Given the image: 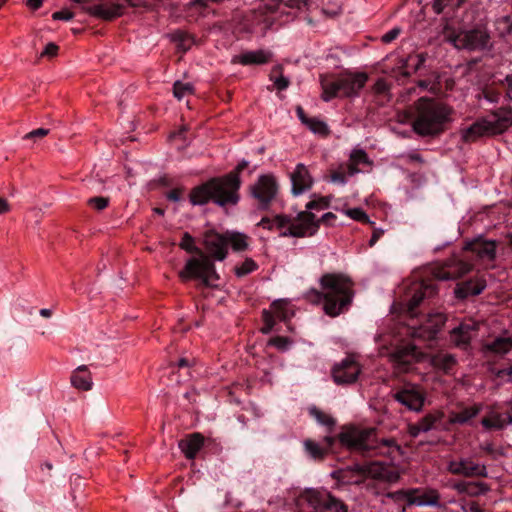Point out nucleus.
Here are the masks:
<instances>
[{
  "label": "nucleus",
  "mask_w": 512,
  "mask_h": 512,
  "mask_svg": "<svg viewBox=\"0 0 512 512\" xmlns=\"http://www.w3.org/2000/svg\"><path fill=\"white\" fill-rule=\"evenodd\" d=\"M337 439L341 445L366 456L379 455L393 461L401 455V447L395 439L380 438L375 428H360L355 425L343 426L337 437L326 435L322 444L306 439L304 448L312 459L322 460L332 450Z\"/></svg>",
  "instance_id": "1"
},
{
  "label": "nucleus",
  "mask_w": 512,
  "mask_h": 512,
  "mask_svg": "<svg viewBox=\"0 0 512 512\" xmlns=\"http://www.w3.org/2000/svg\"><path fill=\"white\" fill-rule=\"evenodd\" d=\"M319 289L306 292V299L312 304H322L323 311L330 317H337L349 310L354 296V282L344 273H324L319 278Z\"/></svg>",
  "instance_id": "2"
},
{
  "label": "nucleus",
  "mask_w": 512,
  "mask_h": 512,
  "mask_svg": "<svg viewBox=\"0 0 512 512\" xmlns=\"http://www.w3.org/2000/svg\"><path fill=\"white\" fill-rule=\"evenodd\" d=\"M241 179L237 171L214 177L196 186L190 192L189 199L193 205L213 202L220 207L235 206L240 201Z\"/></svg>",
  "instance_id": "3"
},
{
  "label": "nucleus",
  "mask_w": 512,
  "mask_h": 512,
  "mask_svg": "<svg viewBox=\"0 0 512 512\" xmlns=\"http://www.w3.org/2000/svg\"><path fill=\"white\" fill-rule=\"evenodd\" d=\"M452 109L443 102L421 97L415 104L414 131L421 136H434L444 131Z\"/></svg>",
  "instance_id": "4"
},
{
  "label": "nucleus",
  "mask_w": 512,
  "mask_h": 512,
  "mask_svg": "<svg viewBox=\"0 0 512 512\" xmlns=\"http://www.w3.org/2000/svg\"><path fill=\"white\" fill-rule=\"evenodd\" d=\"M179 245L183 250L197 254V256L187 260L185 267L179 273L180 278L183 281L199 280L205 287L217 286L216 281L219 276L215 265L202 250L195 246L193 237L187 232L184 233Z\"/></svg>",
  "instance_id": "5"
},
{
  "label": "nucleus",
  "mask_w": 512,
  "mask_h": 512,
  "mask_svg": "<svg viewBox=\"0 0 512 512\" xmlns=\"http://www.w3.org/2000/svg\"><path fill=\"white\" fill-rule=\"evenodd\" d=\"M512 126V107H500L491 114L480 119L463 130L462 138L466 142H473L482 136L501 134Z\"/></svg>",
  "instance_id": "6"
},
{
  "label": "nucleus",
  "mask_w": 512,
  "mask_h": 512,
  "mask_svg": "<svg viewBox=\"0 0 512 512\" xmlns=\"http://www.w3.org/2000/svg\"><path fill=\"white\" fill-rule=\"evenodd\" d=\"M296 512H347V506L324 489L309 488L295 499Z\"/></svg>",
  "instance_id": "7"
},
{
  "label": "nucleus",
  "mask_w": 512,
  "mask_h": 512,
  "mask_svg": "<svg viewBox=\"0 0 512 512\" xmlns=\"http://www.w3.org/2000/svg\"><path fill=\"white\" fill-rule=\"evenodd\" d=\"M367 79L365 73L344 74L336 79L324 78L321 80L322 98L324 101H330L336 96H356L365 86Z\"/></svg>",
  "instance_id": "8"
},
{
  "label": "nucleus",
  "mask_w": 512,
  "mask_h": 512,
  "mask_svg": "<svg viewBox=\"0 0 512 512\" xmlns=\"http://www.w3.org/2000/svg\"><path fill=\"white\" fill-rule=\"evenodd\" d=\"M444 39L457 49L470 51H482L489 49L490 35L485 29H471L456 31L450 26H445L443 31Z\"/></svg>",
  "instance_id": "9"
},
{
  "label": "nucleus",
  "mask_w": 512,
  "mask_h": 512,
  "mask_svg": "<svg viewBox=\"0 0 512 512\" xmlns=\"http://www.w3.org/2000/svg\"><path fill=\"white\" fill-rule=\"evenodd\" d=\"M275 228L286 230L280 232L281 237H307L312 236L318 231V222L315 221V215L312 212H300L295 219L286 215H277L272 219Z\"/></svg>",
  "instance_id": "10"
},
{
  "label": "nucleus",
  "mask_w": 512,
  "mask_h": 512,
  "mask_svg": "<svg viewBox=\"0 0 512 512\" xmlns=\"http://www.w3.org/2000/svg\"><path fill=\"white\" fill-rule=\"evenodd\" d=\"M249 190L250 195L257 201L258 208L266 210L276 199L279 192V184L274 175L263 174L250 186Z\"/></svg>",
  "instance_id": "11"
},
{
  "label": "nucleus",
  "mask_w": 512,
  "mask_h": 512,
  "mask_svg": "<svg viewBox=\"0 0 512 512\" xmlns=\"http://www.w3.org/2000/svg\"><path fill=\"white\" fill-rule=\"evenodd\" d=\"M392 398L409 411L420 412L426 395L423 388L413 383H405L392 392Z\"/></svg>",
  "instance_id": "12"
},
{
  "label": "nucleus",
  "mask_w": 512,
  "mask_h": 512,
  "mask_svg": "<svg viewBox=\"0 0 512 512\" xmlns=\"http://www.w3.org/2000/svg\"><path fill=\"white\" fill-rule=\"evenodd\" d=\"M466 257L452 256L443 263L436 264L432 268L431 273L438 280H456L468 273L473 267L472 263L464 259Z\"/></svg>",
  "instance_id": "13"
},
{
  "label": "nucleus",
  "mask_w": 512,
  "mask_h": 512,
  "mask_svg": "<svg viewBox=\"0 0 512 512\" xmlns=\"http://www.w3.org/2000/svg\"><path fill=\"white\" fill-rule=\"evenodd\" d=\"M422 352L411 343L397 346L390 353V361L396 373H406L413 365L422 359Z\"/></svg>",
  "instance_id": "14"
},
{
  "label": "nucleus",
  "mask_w": 512,
  "mask_h": 512,
  "mask_svg": "<svg viewBox=\"0 0 512 512\" xmlns=\"http://www.w3.org/2000/svg\"><path fill=\"white\" fill-rule=\"evenodd\" d=\"M481 424L488 430H501L512 424L511 401L504 404L495 403L488 407L487 415L482 418Z\"/></svg>",
  "instance_id": "15"
},
{
  "label": "nucleus",
  "mask_w": 512,
  "mask_h": 512,
  "mask_svg": "<svg viewBox=\"0 0 512 512\" xmlns=\"http://www.w3.org/2000/svg\"><path fill=\"white\" fill-rule=\"evenodd\" d=\"M357 469L367 477L383 483H395L400 477L394 467L380 461L357 465Z\"/></svg>",
  "instance_id": "16"
},
{
  "label": "nucleus",
  "mask_w": 512,
  "mask_h": 512,
  "mask_svg": "<svg viewBox=\"0 0 512 512\" xmlns=\"http://www.w3.org/2000/svg\"><path fill=\"white\" fill-rule=\"evenodd\" d=\"M361 372V367L357 361L348 356L339 363H336L332 369V377L336 384H352Z\"/></svg>",
  "instance_id": "17"
},
{
  "label": "nucleus",
  "mask_w": 512,
  "mask_h": 512,
  "mask_svg": "<svg viewBox=\"0 0 512 512\" xmlns=\"http://www.w3.org/2000/svg\"><path fill=\"white\" fill-rule=\"evenodd\" d=\"M447 470L463 477H487V468L484 464L474 462L471 458H459L448 462Z\"/></svg>",
  "instance_id": "18"
},
{
  "label": "nucleus",
  "mask_w": 512,
  "mask_h": 512,
  "mask_svg": "<svg viewBox=\"0 0 512 512\" xmlns=\"http://www.w3.org/2000/svg\"><path fill=\"white\" fill-rule=\"evenodd\" d=\"M403 495L410 505L440 506V495L435 489H410L405 492H397L395 495ZM394 496V494H388Z\"/></svg>",
  "instance_id": "19"
},
{
  "label": "nucleus",
  "mask_w": 512,
  "mask_h": 512,
  "mask_svg": "<svg viewBox=\"0 0 512 512\" xmlns=\"http://www.w3.org/2000/svg\"><path fill=\"white\" fill-rule=\"evenodd\" d=\"M204 246L210 260L222 261L227 255V236L209 231L204 235Z\"/></svg>",
  "instance_id": "20"
},
{
  "label": "nucleus",
  "mask_w": 512,
  "mask_h": 512,
  "mask_svg": "<svg viewBox=\"0 0 512 512\" xmlns=\"http://www.w3.org/2000/svg\"><path fill=\"white\" fill-rule=\"evenodd\" d=\"M464 250L465 252H471L482 262H492L496 257V242L478 238L468 242Z\"/></svg>",
  "instance_id": "21"
},
{
  "label": "nucleus",
  "mask_w": 512,
  "mask_h": 512,
  "mask_svg": "<svg viewBox=\"0 0 512 512\" xmlns=\"http://www.w3.org/2000/svg\"><path fill=\"white\" fill-rule=\"evenodd\" d=\"M292 315L293 313L288 309L286 304L274 302L272 304V311H263L262 318L264 326L261 328L262 333H270L277 321H287Z\"/></svg>",
  "instance_id": "22"
},
{
  "label": "nucleus",
  "mask_w": 512,
  "mask_h": 512,
  "mask_svg": "<svg viewBox=\"0 0 512 512\" xmlns=\"http://www.w3.org/2000/svg\"><path fill=\"white\" fill-rule=\"evenodd\" d=\"M290 179L292 183V193L295 196L308 191L313 185V178L310 175L308 168L302 163L296 165L294 171L290 175Z\"/></svg>",
  "instance_id": "23"
},
{
  "label": "nucleus",
  "mask_w": 512,
  "mask_h": 512,
  "mask_svg": "<svg viewBox=\"0 0 512 512\" xmlns=\"http://www.w3.org/2000/svg\"><path fill=\"white\" fill-rule=\"evenodd\" d=\"M437 293V287L431 282L422 281L413 288V294L407 303L408 312L415 314V309L425 299L433 297Z\"/></svg>",
  "instance_id": "24"
},
{
  "label": "nucleus",
  "mask_w": 512,
  "mask_h": 512,
  "mask_svg": "<svg viewBox=\"0 0 512 512\" xmlns=\"http://www.w3.org/2000/svg\"><path fill=\"white\" fill-rule=\"evenodd\" d=\"M475 334L476 324L474 322H465L452 330L451 340L455 346L467 349Z\"/></svg>",
  "instance_id": "25"
},
{
  "label": "nucleus",
  "mask_w": 512,
  "mask_h": 512,
  "mask_svg": "<svg viewBox=\"0 0 512 512\" xmlns=\"http://www.w3.org/2000/svg\"><path fill=\"white\" fill-rule=\"evenodd\" d=\"M272 56L271 51L264 49L245 51L235 56L233 62L241 65H262L268 63L272 59Z\"/></svg>",
  "instance_id": "26"
},
{
  "label": "nucleus",
  "mask_w": 512,
  "mask_h": 512,
  "mask_svg": "<svg viewBox=\"0 0 512 512\" xmlns=\"http://www.w3.org/2000/svg\"><path fill=\"white\" fill-rule=\"evenodd\" d=\"M203 445L204 437L198 432L187 435L178 443L179 449L189 460H192L196 457L197 453L201 450Z\"/></svg>",
  "instance_id": "27"
},
{
  "label": "nucleus",
  "mask_w": 512,
  "mask_h": 512,
  "mask_svg": "<svg viewBox=\"0 0 512 512\" xmlns=\"http://www.w3.org/2000/svg\"><path fill=\"white\" fill-rule=\"evenodd\" d=\"M486 288V281L482 278H475L457 284L455 295L458 299H466L470 296H476Z\"/></svg>",
  "instance_id": "28"
},
{
  "label": "nucleus",
  "mask_w": 512,
  "mask_h": 512,
  "mask_svg": "<svg viewBox=\"0 0 512 512\" xmlns=\"http://www.w3.org/2000/svg\"><path fill=\"white\" fill-rule=\"evenodd\" d=\"M482 410L481 404H475L473 406L464 407L460 411H453L449 415L450 424H467L471 419L476 417Z\"/></svg>",
  "instance_id": "29"
},
{
  "label": "nucleus",
  "mask_w": 512,
  "mask_h": 512,
  "mask_svg": "<svg viewBox=\"0 0 512 512\" xmlns=\"http://www.w3.org/2000/svg\"><path fill=\"white\" fill-rule=\"evenodd\" d=\"M453 488L461 494L468 496H479L485 494L489 487L483 482L457 481L453 484Z\"/></svg>",
  "instance_id": "30"
},
{
  "label": "nucleus",
  "mask_w": 512,
  "mask_h": 512,
  "mask_svg": "<svg viewBox=\"0 0 512 512\" xmlns=\"http://www.w3.org/2000/svg\"><path fill=\"white\" fill-rule=\"evenodd\" d=\"M71 384L73 387L83 391H89L92 388V378L85 365L79 366L71 375Z\"/></svg>",
  "instance_id": "31"
},
{
  "label": "nucleus",
  "mask_w": 512,
  "mask_h": 512,
  "mask_svg": "<svg viewBox=\"0 0 512 512\" xmlns=\"http://www.w3.org/2000/svg\"><path fill=\"white\" fill-rule=\"evenodd\" d=\"M443 418L444 414L440 411L427 414L418 421V431L428 432L430 430L444 429Z\"/></svg>",
  "instance_id": "32"
},
{
  "label": "nucleus",
  "mask_w": 512,
  "mask_h": 512,
  "mask_svg": "<svg viewBox=\"0 0 512 512\" xmlns=\"http://www.w3.org/2000/svg\"><path fill=\"white\" fill-rule=\"evenodd\" d=\"M485 349L488 352L503 355L512 350V337L499 336L491 342L485 344Z\"/></svg>",
  "instance_id": "33"
},
{
  "label": "nucleus",
  "mask_w": 512,
  "mask_h": 512,
  "mask_svg": "<svg viewBox=\"0 0 512 512\" xmlns=\"http://www.w3.org/2000/svg\"><path fill=\"white\" fill-rule=\"evenodd\" d=\"M308 413L317 421L318 424L325 426L328 433L333 431L336 425V420L331 415L325 413L314 405L308 408Z\"/></svg>",
  "instance_id": "34"
},
{
  "label": "nucleus",
  "mask_w": 512,
  "mask_h": 512,
  "mask_svg": "<svg viewBox=\"0 0 512 512\" xmlns=\"http://www.w3.org/2000/svg\"><path fill=\"white\" fill-rule=\"evenodd\" d=\"M431 364L436 369L447 373L455 366L456 359L452 354L440 352L432 356Z\"/></svg>",
  "instance_id": "35"
},
{
  "label": "nucleus",
  "mask_w": 512,
  "mask_h": 512,
  "mask_svg": "<svg viewBox=\"0 0 512 512\" xmlns=\"http://www.w3.org/2000/svg\"><path fill=\"white\" fill-rule=\"evenodd\" d=\"M466 0H433L432 8L436 14H441L445 9L455 10L459 8Z\"/></svg>",
  "instance_id": "36"
},
{
  "label": "nucleus",
  "mask_w": 512,
  "mask_h": 512,
  "mask_svg": "<svg viewBox=\"0 0 512 512\" xmlns=\"http://www.w3.org/2000/svg\"><path fill=\"white\" fill-rule=\"evenodd\" d=\"M227 246L230 244L233 250L243 251L247 248V237L242 233H227Z\"/></svg>",
  "instance_id": "37"
},
{
  "label": "nucleus",
  "mask_w": 512,
  "mask_h": 512,
  "mask_svg": "<svg viewBox=\"0 0 512 512\" xmlns=\"http://www.w3.org/2000/svg\"><path fill=\"white\" fill-rule=\"evenodd\" d=\"M282 67L276 66L272 69L270 74V80L273 81L274 86L276 89L282 91L288 88L290 81L287 77L283 76L282 73Z\"/></svg>",
  "instance_id": "38"
},
{
  "label": "nucleus",
  "mask_w": 512,
  "mask_h": 512,
  "mask_svg": "<svg viewBox=\"0 0 512 512\" xmlns=\"http://www.w3.org/2000/svg\"><path fill=\"white\" fill-rule=\"evenodd\" d=\"M173 40L178 43L179 49L184 52L187 51L194 43L193 37L183 31H176L173 33Z\"/></svg>",
  "instance_id": "39"
},
{
  "label": "nucleus",
  "mask_w": 512,
  "mask_h": 512,
  "mask_svg": "<svg viewBox=\"0 0 512 512\" xmlns=\"http://www.w3.org/2000/svg\"><path fill=\"white\" fill-rule=\"evenodd\" d=\"M439 329H440V326L438 323L428 325L425 327L421 326L418 329H415L413 331L412 335L414 337L432 339L435 337V335L437 334Z\"/></svg>",
  "instance_id": "40"
},
{
  "label": "nucleus",
  "mask_w": 512,
  "mask_h": 512,
  "mask_svg": "<svg viewBox=\"0 0 512 512\" xmlns=\"http://www.w3.org/2000/svg\"><path fill=\"white\" fill-rule=\"evenodd\" d=\"M194 87L191 83L176 81L173 85V94L178 100H182L186 95L192 94Z\"/></svg>",
  "instance_id": "41"
},
{
  "label": "nucleus",
  "mask_w": 512,
  "mask_h": 512,
  "mask_svg": "<svg viewBox=\"0 0 512 512\" xmlns=\"http://www.w3.org/2000/svg\"><path fill=\"white\" fill-rule=\"evenodd\" d=\"M305 126H307L313 133L321 136H326L329 133L327 124L318 118H310Z\"/></svg>",
  "instance_id": "42"
},
{
  "label": "nucleus",
  "mask_w": 512,
  "mask_h": 512,
  "mask_svg": "<svg viewBox=\"0 0 512 512\" xmlns=\"http://www.w3.org/2000/svg\"><path fill=\"white\" fill-rule=\"evenodd\" d=\"M257 268H258V265L256 264V262L251 258H247L240 265L236 266L234 270H235V274L238 277H243V276H246V275L252 273Z\"/></svg>",
  "instance_id": "43"
},
{
  "label": "nucleus",
  "mask_w": 512,
  "mask_h": 512,
  "mask_svg": "<svg viewBox=\"0 0 512 512\" xmlns=\"http://www.w3.org/2000/svg\"><path fill=\"white\" fill-rule=\"evenodd\" d=\"M349 160L357 166L372 164V161L369 160L367 153L362 149H354L350 154Z\"/></svg>",
  "instance_id": "44"
},
{
  "label": "nucleus",
  "mask_w": 512,
  "mask_h": 512,
  "mask_svg": "<svg viewBox=\"0 0 512 512\" xmlns=\"http://www.w3.org/2000/svg\"><path fill=\"white\" fill-rule=\"evenodd\" d=\"M329 203V197H318L317 199H313L306 204V212H311V210L326 209L329 207Z\"/></svg>",
  "instance_id": "45"
},
{
  "label": "nucleus",
  "mask_w": 512,
  "mask_h": 512,
  "mask_svg": "<svg viewBox=\"0 0 512 512\" xmlns=\"http://www.w3.org/2000/svg\"><path fill=\"white\" fill-rule=\"evenodd\" d=\"M293 341L284 336H276L270 339L269 344L276 347L280 351H286L290 348Z\"/></svg>",
  "instance_id": "46"
},
{
  "label": "nucleus",
  "mask_w": 512,
  "mask_h": 512,
  "mask_svg": "<svg viewBox=\"0 0 512 512\" xmlns=\"http://www.w3.org/2000/svg\"><path fill=\"white\" fill-rule=\"evenodd\" d=\"M346 215H348L350 218H352L356 221H360V222H364V223L369 222V218L362 208L348 209V210H346Z\"/></svg>",
  "instance_id": "47"
},
{
  "label": "nucleus",
  "mask_w": 512,
  "mask_h": 512,
  "mask_svg": "<svg viewBox=\"0 0 512 512\" xmlns=\"http://www.w3.org/2000/svg\"><path fill=\"white\" fill-rule=\"evenodd\" d=\"M330 179L333 183L345 185L347 183V175L344 167L340 166L337 170L332 171Z\"/></svg>",
  "instance_id": "48"
},
{
  "label": "nucleus",
  "mask_w": 512,
  "mask_h": 512,
  "mask_svg": "<svg viewBox=\"0 0 512 512\" xmlns=\"http://www.w3.org/2000/svg\"><path fill=\"white\" fill-rule=\"evenodd\" d=\"M109 204V198L107 197H92L88 200V205L93 207L94 209L101 211L105 209Z\"/></svg>",
  "instance_id": "49"
},
{
  "label": "nucleus",
  "mask_w": 512,
  "mask_h": 512,
  "mask_svg": "<svg viewBox=\"0 0 512 512\" xmlns=\"http://www.w3.org/2000/svg\"><path fill=\"white\" fill-rule=\"evenodd\" d=\"M283 0H260L258 9H264L265 12H274Z\"/></svg>",
  "instance_id": "50"
},
{
  "label": "nucleus",
  "mask_w": 512,
  "mask_h": 512,
  "mask_svg": "<svg viewBox=\"0 0 512 512\" xmlns=\"http://www.w3.org/2000/svg\"><path fill=\"white\" fill-rule=\"evenodd\" d=\"M483 95L484 98L491 103H498L501 98V93L491 87L484 89Z\"/></svg>",
  "instance_id": "51"
},
{
  "label": "nucleus",
  "mask_w": 512,
  "mask_h": 512,
  "mask_svg": "<svg viewBox=\"0 0 512 512\" xmlns=\"http://www.w3.org/2000/svg\"><path fill=\"white\" fill-rule=\"evenodd\" d=\"M401 33V29L398 27H395L388 32H386L382 37L381 40L383 43H391L394 41Z\"/></svg>",
  "instance_id": "52"
},
{
  "label": "nucleus",
  "mask_w": 512,
  "mask_h": 512,
  "mask_svg": "<svg viewBox=\"0 0 512 512\" xmlns=\"http://www.w3.org/2000/svg\"><path fill=\"white\" fill-rule=\"evenodd\" d=\"M401 158L405 159L408 162H416L419 164L424 163V159L417 151H411L406 154H403L400 156Z\"/></svg>",
  "instance_id": "53"
},
{
  "label": "nucleus",
  "mask_w": 512,
  "mask_h": 512,
  "mask_svg": "<svg viewBox=\"0 0 512 512\" xmlns=\"http://www.w3.org/2000/svg\"><path fill=\"white\" fill-rule=\"evenodd\" d=\"M49 133V130L46 129V128H38V129H35L29 133H27L25 136H24V139H37V138H43L45 137L46 135H48Z\"/></svg>",
  "instance_id": "54"
},
{
  "label": "nucleus",
  "mask_w": 512,
  "mask_h": 512,
  "mask_svg": "<svg viewBox=\"0 0 512 512\" xmlns=\"http://www.w3.org/2000/svg\"><path fill=\"white\" fill-rule=\"evenodd\" d=\"M73 16H74V14L67 9L56 11L52 14V18L54 20H64V21L71 20L73 18Z\"/></svg>",
  "instance_id": "55"
},
{
  "label": "nucleus",
  "mask_w": 512,
  "mask_h": 512,
  "mask_svg": "<svg viewBox=\"0 0 512 512\" xmlns=\"http://www.w3.org/2000/svg\"><path fill=\"white\" fill-rule=\"evenodd\" d=\"M182 193H183L182 188H174L166 194V197L170 201L178 202L182 198Z\"/></svg>",
  "instance_id": "56"
},
{
  "label": "nucleus",
  "mask_w": 512,
  "mask_h": 512,
  "mask_svg": "<svg viewBox=\"0 0 512 512\" xmlns=\"http://www.w3.org/2000/svg\"><path fill=\"white\" fill-rule=\"evenodd\" d=\"M426 57L424 54L409 57V62H412L414 69L418 70L425 63Z\"/></svg>",
  "instance_id": "57"
},
{
  "label": "nucleus",
  "mask_w": 512,
  "mask_h": 512,
  "mask_svg": "<svg viewBox=\"0 0 512 512\" xmlns=\"http://www.w3.org/2000/svg\"><path fill=\"white\" fill-rule=\"evenodd\" d=\"M57 52H58V46L54 43H48L46 45L45 49L43 50V52L41 53V55L53 57L57 54Z\"/></svg>",
  "instance_id": "58"
},
{
  "label": "nucleus",
  "mask_w": 512,
  "mask_h": 512,
  "mask_svg": "<svg viewBox=\"0 0 512 512\" xmlns=\"http://www.w3.org/2000/svg\"><path fill=\"white\" fill-rule=\"evenodd\" d=\"M342 166L344 167V170L346 171V175H348V176H353L360 172V169L358 168V166L350 160H349V163H347L346 165H342Z\"/></svg>",
  "instance_id": "59"
},
{
  "label": "nucleus",
  "mask_w": 512,
  "mask_h": 512,
  "mask_svg": "<svg viewBox=\"0 0 512 512\" xmlns=\"http://www.w3.org/2000/svg\"><path fill=\"white\" fill-rule=\"evenodd\" d=\"M335 219H336V216L332 212H327V213L323 214L320 219L317 220L315 218V221L318 222V227H319L321 222L324 224L330 225L332 223V221H334Z\"/></svg>",
  "instance_id": "60"
},
{
  "label": "nucleus",
  "mask_w": 512,
  "mask_h": 512,
  "mask_svg": "<svg viewBox=\"0 0 512 512\" xmlns=\"http://www.w3.org/2000/svg\"><path fill=\"white\" fill-rule=\"evenodd\" d=\"M464 512H484V510L476 503L469 502L462 506Z\"/></svg>",
  "instance_id": "61"
},
{
  "label": "nucleus",
  "mask_w": 512,
  "mask_h": 512,
  "mask_svg": "<svg viewBox=\"0 0 512 512\" xmlns=\"http://www.w3.org/2000/svg\"><path fill=\"white\" fill-rule=\"evenodd\" d=\"M384 234V230L381 229V228H375L373 230V233H372V236H371V239L369 241V245L370 246H374L375 243L383 236Z\"/></svg>",
  "instance_id": "62"
},
{
  "label": "nucleus",
  "mask_w": 512,
  "mask_h": 512,
  "mask_svg": "<svg viewBox=\"0 0 512 512\" xmlns=\"http://www.w3.org/2000/svg\"><path fill=\"white\" fill-rule=\"evenodd\" d=\"M98 15H100L101 17H103L105 19H112V18L116 17L118 15V13L115 11H110V10L104 9L102 7H99Z\"/></svg>",
  "instance_id": "63"
},
{
  "label": "nucleus",
  "mask_w": 512,
  "mask_h": 512,
  "mask_svg": "<svg viewBox=\"0 0 512 512\" xmlns=\"http://www.w3.org/2000/svg\"><path fill=\"white\" fill-rule=\"evenodd\" d=\"M506 83V96L512 101V74L505 77Z\"/></svg>",
  "instance_id": "64"
}]
</instances>
